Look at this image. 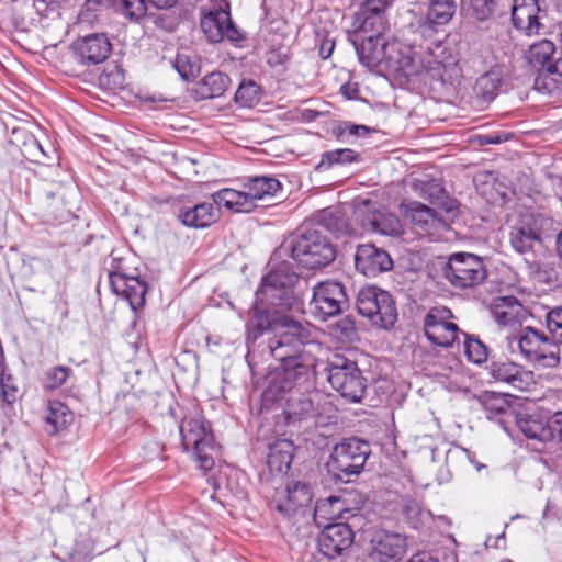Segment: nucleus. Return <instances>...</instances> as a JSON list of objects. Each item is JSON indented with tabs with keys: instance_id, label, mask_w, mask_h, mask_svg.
I'll list each match as a JSON object with an SVG mask.
<instances>
[{
	"instance_id": "nucleus-30",
	"label": "nucleus",
	"mask_w": 562,
	"mask_h": 562,
	"mask_svg": "<svg viewBox=\"0 0 562 562\" xmlns=\"http://www.w3.org/2000/svg\"><path fill=\"white\" fill-rule=\"evenodd\" d=\"M517 427L529 439H536L541 442H551V416L547 419L538 415L520 414L517 417Z\"/></svg>"
},
{
	"instance_id": "nucleus-43",
	"label": "nucleus",
	"mask_w": 562,
	"mask_h": 562,
	"mask_svg": "<svg viewBox=\"0 0 562 562\" xmlns=\"http://www.w3.org/2000/svg\"><path fill=\"white\" fill-rule=\"evenodd\" d=\"M72 375L74 370L67 366H55L48 368L44 373L43 387L45 391H56L60 389Z\"/></svg>"
},
{
	"instance_id": "nucleus-42",
	"label": "nucleus",
	"mask_w": 562,
	"mask_h": 562,
	"mask_svg": "<svg viewBox=\"0 0 562 562\" xmlns=\"http://www.w3.org/2000/svg\"><path fill=\"white\" fill-rule=\"evenodd\" d=\"M479 403L486 412L487 418H493L506 413L509 408L508 402L501 393L484 391L477 396Z\"/></svg>"
},
{
	"instance_id": "nucleus-19",
	"label": "nucleus",
	"mask_w": 562,
	"mask_h": 562,
	"mask_svg": "<svg viewBox=\"0 0 562 562\" xmlns=\"http://www.w3.org/2000/svg\"><path fill=\"white\" fill-rule=\"evenodd\" d=\"M383 32L369 30L371 34L366 35L359 30L352 40L359 61L369 69H374L385 60L387 42Z\"/></svg>"
},
{
	"instance_id": "nucleus-17",
	"label": "nucleus",
	"mask_w": 562,
	"mask_h": 562,
	"mask_svg": "<svg viewBox=\"0 0 562 562\" xmlns=\"http://www.w3.org/2000/svg\"><path fill=\"white\" fill-rule=\"evenodd\" d=\"M313 375H315V372L313 373ZM313 378L314 376H312V380L308 385L296 386L289 391H283V393L291 392L283 407V414L285 416L288 425H295L302 422H308L318 415L317 408L314 406V403L307 393L300 391L292 392L293 390H306L311 387L313 384ZM266 392L267 389L263 392L265 398L271 401L277 400L282 394V392H279L276 393L274 395L270 394L269 396H266Z\"/></svg>"
},
{
	"instance_id": "nucleus-44",
	"label": "nucleus",
	"mask_w": 562,
	"mask_h": 562,
	"mask_svg": "<svg viewBox=\"0 0 562 562\" xmlns=\"http://www.w3.org/2000/svg\"><path fill=\"white\" fill-rule=\"evenodd\" d=\"M554 53V44L549 40H541L530 46L528 59L533 66L547 67L552 63L551 58Z\"/></svg>"
},
{
	"instance_id": "nucleus-52",
	"label": "nucleus",
	"mask_w": 562,
	"mask_h": 562,
	"mask_svg": "<svg viewBox=\"0 0 562 562\" xmlns=\"http://www.w3.org/2000/svg\"><path fill=\"white\" fill-rule=\"evenodd\" d=\"M547 328L555 346H562V306L552 308L546 318Z\"/></svg>"
},
{
	"instance_id": "nucleus-10",
	"label": "nucleus",
	"mask_w": 562,
	"mask_h": 562,
	"mask_svg": "<svg viewBox=\"0 0 562 562\" xmlns=\"http://www.w3.org/2000/svg\"><path fill=\"white\" fill-rule=\"evenodd\" d=\"M297 281L299 276L291 266L282 262L261 278L260 285L255 293L257 301L268 302L271 305H289L290 293Z\"/></svg>"
},
{
	"instance_id": "nucleus-50",
	"label": "nucleus",
	"mask_w": 562,
	"mask_h": 562,
	"mask_svg": "<svg viewBox=\"0 0 562 562\" xmlns=\"http://www.w3.org/2000/svg\"><path fill=\"white\" fill-rule=\"evenodd\" d=\"M116 13L130 21H139L147 13L146 0H120Z\"/></svg>"
},
{
	"instance_id": "nucleus-13",
	"label": "nucleus",
	"mask_w": 562,
	"mask_h": 562,
	"mask_svg": "<svg viewBox=\"0 0 562 562\" xmlns=\"http://www.w3.org/2000/svg\"><path fill=\"white\" fill-rule=\"evenodd\" d=\"M109 282L112 293L127 301L133 311L144 306L148 284L138 276L128 274L122 266V259H112L109 268Z\"/></svg>"
},
{
	"instance_id": "nucleus-26",
	"label": "nucleus",
	"mask_w": 562,
	"mask_h": 562,
	"mask_svg": "<svg viewBox=\"0 0 562 562\" xmlns=\"http://www.w3.org/2000/svg\"><path fill=\"white\" fill-rule=\"evenodd\" d=\"M313 494H279L273 501L274 508L285 518L313 515Z\"/></svg>"
},
{
	"instance_id": "nucleus-27",
	"label": "nucleus",
	"mask_w": 562,
	"mask_h": 562,
	"mask_svg": "<svg viewBox=\"0 0 562 562\" xmlns=\"http://www.w3.org/2000/svg\"><path fill=\"white\" fill-rule=\"evenodd\" d=\"M315 222L321 228L336 235L337 237L352 236L357 234L349 223L345 212L339 207H326L321 210L315 215Z\"/></svg>"
},
{
	"instance_id": "nucleus-18",
	"label": "nucleus",
	"mask_w": 562,
	"mask_h": 562,
	"mask_svg": "<svg viewBox=\"0 0 562 562\" xmlns=\"http://www.w3.org/2000/svg\"><path fill=\"white\" fill-rule=\"evenodd\" d=\"M200 25L212 43H220L224 38L231 42H239L244 37L232 21L231 12L223 8H216L203 14Z\"/></svg>"
},
{
	"instance_id": "nucleus-54",
	"label": "nucleus",
	"mask_w": 562,
	"mask_h": 562,
	"mask_svg": "<svg viewBox=\"0 0 562 562\" xmlns=\"http://www.w3.org/2000/svg\"><path fill=\"white\" fill-rule=\"evenodd\" d=\"M472 14L479 21L487 20L494 12L495 0H468Z\"/></svg>"
},
{
	"instance_id": "nucleus-15",
	"label": "nucleus",
	"mask_w": 562,
	"mask_h": 562,
	"mask_svg": "<svg viewBox=\"0 0 562 562\" xmlns=\"http://www.w3.org/2000/svg\"><path fill=\"white\" fill-rule=\"evenodd\" d=\"M452 317L448 308H431L424 319V331L427 339L435 346L449 348L459 337L458 325L449 322Z\"/></svg>"
},
{
	"instance_id": "nucleus-7",
	"label": "nucleus",
	"mask_w": 562,
	"mask_h": 562,
	"mask_svg": "<svg viewBox=\"0 0 562 562\" xmlns=\"http://www.w3.org/2000/svg\"><path fill=\"white\" fill-rule=\"evenodd\" d=\"M291 255L300 266L314 270L331 263L336 248L319 229H306L293 240Z\"/></svg>"
},
{
	"instance_id": "nucleus-64",
	"label": "nucleus",
	"mask_w": 562,
	"mask_h": 562,
	"mask_svg": "<svg viewBox=\"0 0 562 562\" xmlns=\"http://www.w3.org/2000/svg\"><path fill=\"white\" fill-rule=\"evenodd\" d=\"M407 562H439L438 559L431 557L429 553L422 552L413 555Z\"/></svg>"
},
{
	"instance_id": "nucleus-35",
	"label": "nucleus",
	"mask_w": 562,
	"mask_h": 562,
	"mask_svg": "<svg viewBox=\"0 0 562 562\" xmlns=\"http://www.w3.org/2000/svg\"><path fill=\"white\" fill-rule=\"evenodd\" d=\"M396 503L400 506L401 515L404 516L407 524L414 529H418L431 515L411 494L400 495V499Z\"/></svg>"
},
{
	"instance_id": "nucleus-38",
	"label": "nucleus",
	"mask_w": 562,
	"mask_h": 562,
	"mask_svg": "<svg viewBox=\"0 0 562 562\" xmlns=\"http://www.w3.org/2000/svg\"><path fill=\"white\" fill-rule=\"evenodd\" d=\"M350 512V509L345 507L341 497L335 494H330L324 501H317L313 507V516L326 520L344 518V514H349Z\"/></svg>"
},
{
	"instance_id": "nucleus-51",
	"label": "nucleus",
	"mask_w": 562,
	"mask_h": 562,
	"mask_svg": "<svg viewBox=\"0 0 562 562\" xmlns=\"http://www.w3.org/2000/svg\"><path fill=\"white\" fill-rule=\"evenodd\" d=\"M0 391L2 401L12 404L18 398L19 387L15 379L8 372V367L0 371Z\"/></svg>"
},
{
	"instance_id": "nucleus-36",
	"label": "nucleus",
	"mask_w": 562,
	"mask_h": 562,
	"mask_svg": "<svg viewBox=\"0 0 562 562\" xmlns=\"http://www.w3.org/2000/svg\"><path fill=\"white\" fill-rule=\"evenodd\" d=\"M538 90L552 94L562 90V57L549 64L538 75L535 81Z\"/></svg>"
},
{
	"instance_id": "nucleus-8",
	"label": "nucleus",
	"mask_w": 562,
	"mask_h": 562,
	"mask_svg": "<svg viewBox=\"0 0 562 562\" xmlns=\"http://www.w3.org/2000/svg\"><path fill=\"white\" fill-rule=\"evenodd\" d=\"M327 380L341 397L350 403H359L366 395L367 379L356 361L335 355L327 364Z\"/></svg>"
},
{
	"instance_id": "nucleus-22",
	"label": "nucleus",
	"mask_w": 562,
	"mask_h": 562,
	"mask_svg": "<svg viewBox=\"0 0 562 562\" xmlns=\"http://www.w3.org/2000/svg\"><path fill=\"white\" fill-rule=\"evenodd\" d=\"M221 207L211 195V201H203L192 206H181L178 210L177 218L186 227L206 228L216 223L221 216Z\"/></svg>"
},
{
	"instance_id": "nucleus-41",
	"label": "nucleus",
	"mask_w": 562,
	"mask_h": 562,
	"mask_svg": "<svg viewBox=\"0 0 562 562\" xmlns=\"http://www.w3.org/2000/svg\"><path fill=\"white\" fill-rule=\"evenodd\" d=\"M13 137V143L19 144L22 156L29 161L38 162V139L26 130H14Z\"/></svg>"
},
{
	"instance_id": "nucleus-56",
	"label": "nucleus",
	"mask_w": 562,
	"mask_h": 562,
	"mask_svg": "<svg viewBox=\"0 0 562 562\" xmlns=\"http://www.w3.org/2000/svg\"><path fill=\"white\" fill-rule=\"evenodd\" d=\"M529 267L539 282L549 284L557 280L554 269L550 268L548 265H541L540 262L533 261Z\"/></svg>"
},
{
	"instance_id": "nucleus-57",
	"label": "nucleus",
	"mask_w": 562,
	"mask_h": 562,
	"mask_svg": "<svg viewBox=\"0 0 562 562\" xmlns=\"http://www.w3.org/2000/svg\"><path fill=\"white\" fill-rule=\"evenodd\" d=\"M542 518H554L557 520H562V494H558L557 496L550 498L547 502V505L543 509Z\"/></svg>"
},
{
	"instance_id": "nucleus-48",
	"label": "nucleus",
	"mask_w": 562,
	"mask_h": 562,
	"mask_svg": "<svg viewBox=\"0 0 562 562\" xmlns=\"http://www.w3.org/2000/svg\"><path fill=\"white\" fill-rule=\"evenodd\" d=\"M175 68L180 77L187 81H193L200 75V63L195 56L178 54Z\"/></svg>"
},
{
	"instance_id": "nucleus-53",
	"label": "nucleus",
	"mask_w": 562,
	"mask_h": 562,
	"mask_svg": "<svg viewBox=\"0 0 562 562\" xmlns=\"http://www.w3.org/2000/svg\"><path fill=\"white\" fill-rule=\"evenodd\" d=\"M289 60L290 47L286 45L271 47L267 53V64L272 68L281 67L284 69Z\"/></svg>"
},
{
	"instance_id": "nucleus-6",
	"label": "nucleus",
	"mask_w": 562,
	"mask_h": 562,
	"mask_svg": "<svg viewBox=\"0 0 562 562\" xmlns=\"http://www.w3.org/2000/svg\"><path fill=\"white\" fill-rule=\"evenodd\" d=\"M512 353L517 350L520 357L535 368H555L560 363V349L544 333L532 327L521 328L508 338Z\"/></svg>"
},
{
	"instance_id": "nucleus-3",
	"label": "nucleus",
	"mask_w": 562,
	"mask_h": 562,
	"mask_svg": "<svg viewBox=\"0 0 562 562\" xmlns=\"http://www.w3.org/2000/svg\"><path fill=\"white\" fill-rule=\"evenodd\" d=\"M282 189V183L274 177L257 176L243 183L241 190L223 188L212 193L214 201L235 213H250L256 202L274 196Z\"/></svg>"
},
{
	"instance_id": "nucleus-24",
	"label": "nucleus",
	"mask_w": 562,
	"mask_h": 562,
	"mask_svg": "<svg viewBox=\"0 0 562 562\" xmlns=\"http://www.w3.org/2000/svg\"><path fill=\"white\" fill-rule=\"evenodd\" d=\"M420 64L425 75L431 82L443 85L447 60L451 57L446 45L441 41H434L422 47Z\"/></svg>"
},
{
	"instance_id": "nucleus-9",
	"label": "nucleus",
	"mask_w": 562,
	"mask_h": 562,
	"mask_svg": "<svg viewBox=\"0 0 562 562\" xmlns=\"http://www.w3.org/2000/svg\"><path fill=\"white\" fill-rule=\"evenodd\" d=\"M308 307L312 315L322 322L339 315L349 307L345 285L335 280L318 282L313 288Z\"/></svg>"
},
{
	"instance_id": "nucleus-21",
	"label": "nucleus",
	"mask_w": 562,
	"mask_h": 562,
	"mask_svg": "<svg viewBox=\"0 0 562 562\" xmlns=\"http://www.w3.org/2000/svg\"><path fill=\"white\" fill-rule=\"evenodd\" d=\"M356 269L366 277H376L393 268L390 254L373 244L359 245L355 255Z\"/></svg>"
},
{
	"instance_id": "nucleus-5",
	"label": "nucleus",
	"mask_w": 562,
	"mask_h": 562,
	"mask_svg": "<svg viewBox=\"0 0 562 562\" xmlns=\"http://www.w3.org/2000/svg\"><path fill=\"white\" fill-rule=\"evenodd\" d=\"M370 446L357 437L344 438L336 443L327 461V473L336 483H350L358 476L370 456Z\"/></svg>"
},
{
	"instance_id": "nucleus-58",
	"label": "nucleus",
	"mask_w": 562,
	"mask_h": 562,
	"mask_svg": "<svg viewBox=\"0 0 562 562\" xmlns=\"http://www.w3.org/2000/svg\"><path fill=\"white\" fill-rule=\"evenodd\" d=\"M318 37V55L322 59H328L335 49V40L329 37L328 34L322 35L317 32Z\"/></svg>"
},
{
	"instance_id": "nucleus-31",
	"label": "nucleus",
	"mask_w": 562,
	"mask_h": 562,
	"mask_svg": "<svg viewBox=\"0 0 562 562\" xmlns=\"http://www.w3.org/2000/svg\"><path fill=\"white\" fill-rule=\"evenodd\" d=\"M390 0H366L361 8L363 16L360 33H369V30L384 31L386 25L385 11Z\"/></svg>"
},
{
	"instance_id": "nucleus-11",
	"label": "nucleus",
	"mask_w": 562,
	"mask_h": 562,
	"mask_svg": "<svg viewBox=\"0 0 562 562\" xmlns=\"http://www.w3.org/2000/svg\"><path fill=\"white\" fill-rule=\"evenodd\" d=\"M359 314L369 318L373 325L389 329L397 319L395 303L389 292L376 289H362L357 297Z\"/></svg>"
},
{
	"instance_id": "nucleus-29",
	"label": "nucleus",
	"mask_w": 562,
	"mask_h": 562,
	"mask_svg": "<svg viewBox=\"0 0 562 562\" xmlns=\"http://www.w3.org/2000/svg\"><path fill=\"white\" fill-rule=\"evenodd\" d=\"M294 457V445L289 439H277L269 445L267 464L271 472L285 473Z\"/></svg>"
},
{
	"instance_id": "nucleus-40",
	"label": "nucleus",
	"mask_w": 562,
	"mask_h": 562,
	"mask_svg": "<svg viewBox=\"0 0 562 562\" xmlns=\"http://www.w3.org/2000/svg\"><path fill=\"white\" fill-rule=\"evenodd\" d=\"M456 11V0H431L427 10V20L435 25H445L453 18Z\"/></svg>"
},
{
	"instance_id": "nucleus-60",
	"label": "nucleus",
	"mask_w": 562,
	"mask_h": 562,
	"mask_svg": "<svg viewBox=\"0 0 562 562\" xmlns=\"http://www.w3.org/2000/svg\"><path fill=\"white\" fill-rule=\"evenodd\" d=\"M339 136H342L344 134H348L350 136H361L370 132V128L366 125L350 123H346L344 126L339 127Z\"/></svg>"
},
{
	"instance_id": "nucleus-20",
	"label": "nucleus",
	"mask_w": 562,
	"mask_h": 562,
	"mask_svg": "<svg viewBox=\"0 0 562 562\" xmlns=\"http://www.w3.org/2000/svg\"><path fill=\"white\" fill-rule=\"evenodd\" d=\"M353 539V531L348 524H329L318 536V550L324 557L335 559L350 548Z\"/></svg>"
},
{
	"instance_id": "nucleus-23",
	"label": "nucleus",
	"mask_w": 562,
	"mask_h": 562,
	"mask_svg": "<svg viewBox=\"0 0 562 562\" xmlns=\"http://www.w3.org/2000/svg\"><path fill=\"white\" fill-rule=\"evenodd\" d=\"M370 543L371 558L380 562L401 560L406 549V538L404 536L383 529L373 532Z\"/></svg>"
},
{
	"instance_id": "nucleus-39",
	"label": "nucleus",
	"mask_w": 562,
	"mask_h": 562,
	"mask_svg": "<svg viewBox=\"0 0 562 562\" xmlns=\"http://www.w3.org/2000/svg\"><path fill=\"white\" fill-rule=\"evenodd\" d=\"M360 154L351 148H339L324 151L321 160L316 166V170L325 171L334 166H345L360 161Z\"/></svg>"
},
{
	"instance_id": "nucleus-47",
	"label": "nucleus",
	"mask_w": 562,
	"mask_h": 562,
	"mask_svg": "<svg viewBox=\"0 0 562 562\" xmlns=\"http://www.w3.org/2000/svg\"><path fill=\"white\" fill-rule=\"evenodd\" d=\"M464 353L470 362L475 364L484 363L488 358L487 346L475 336L464 334Z\"/></svg>"
},
{
	"instance_id": "nucleus-46",
	"label": "nucleus",
	"mask_w": 562,
	"mask_h": 562,
	"mask_svg": "<svg viewBox=\"0 0 562 562\" xmlns=\"http://www.w3.org/2000/svg\"><path fill=\"white\" fill-rule=\"evenodd\" d=\"M407 215L416 226L425 227L439 221L436 210L420 202H411L408 204Z\"/></svg>"
},
{
	"instance_id": "nucleus-33",
	"label": "nucleus",
	"mask_w": 562,
	"mask_h": 562,
	"mask_svg": "<svg viewBox=\"0 0 562 562\" xmlns=\"http://www.w3.org/2000/svg\"><path fill=\"white\" fill-rule=\"evenodd\" d=\"M45 431L54 436L67 429L74 422V414L69 407L60 401H50L47 407Z\"/></svg>"
},
{
	"instance_id": "nucleus-28",
	"label": "nucleus",
	"mask_w": 562,
	"mask_h": 562,
	"mask_svg": "<svg viewBox=\"0 0 562 562\" xmlns=\"http://www.w3.org/2000/svg\"><path fill=\"white\" fill-rule=\"evenodd\" d=\"M491 312L498 325L515 326L520 323L524 306L519 300L513 295L499 296L494 300Z\"/></svg>"
},
{
	"instance_id": "nucleus-63",
	"label": "nucleus",
	"mask_w": 562,
	"mask_h": 562,
	"mask_svg": "<svg viewBox=\"0 0 562 562\" xmlns=\"http://www.w3.org/2000/svg\"><path fill=\"white\" fill-rule=\"evenodd\" d=\"M463 453L465 454L468 461L475 468L477 472H481L482 470L486 469L487 465L483 462H480L476 459V456L474 452L470 451L469 449H463Z\"/></svg>"
},
{
	"instance_id": "nucleus-12",
	"label": "nucleus",
	"mask_w": 562,
	"mask_h": 562,
	"mask_svg": "<svg viewBox=\"0 0 562 562\" xmlns=\"http://www.w3.org/2000/svg\"><path fill=\"white\" fill-rule=\"evenodd\" d=\"M445 278L459 289L474 288L487 277L482 258L471 252L452 254L443 270Z\"/></svg>"
},
{
	"instance_id": "nucleus-4",
	"label": "nucleus",
	"mask_w": 562,
	"mask_h": 562,
	"mask_svg": "<svg viewBox=\"0 0 562 562\" xmlns=\"http://www.w3.org/2000/svg\"><path fill=\"white\" fill-rule=\"evenodd\" d=\"M558 232L555 221L542 213H524L509 233V244L519 255H535Z\"/></svg>"
},
{
	"instance_id": "nucleus-61",
	"label": "nucleus",
	"mask_w": 562,
	"mask_h": 562,
	"mask_svg": "<svg viewBox=\"0 0 562 562\" xmlns=\"http://www.w3.org/2000/svg\"><path fill=\"white\" fill-rule=\"evenodd\" d=\"M508 138L509 135L507 133H491L480 136V143L482 145L501 144L506 142Z\"/></svg>"
},
{
	"instance_id": "nucleus-32",
	"label": "nucleus",
	"mask_w": 562,
	"mask_h": 562,
	"mask_svg": "<svg viewBox=\"0 0 562 562\" xmlns=\"http://www.w3.org/2000/svg\"><path fill=\"white\" fill-rule=\"evenodd\" d=\"M487 369L493 381L506 383L519 390L524 387L522 371L517 363L508 360H497L492 361Z\"/></svg>"
},
{
	"instance_id": "nucleus-14",
	"label": "nucleus",
	"mask_w": 562,
	"mask_h": 562,
	"mask_svg": "<svg viewBox=\"0 0 562 562\" xmlns=\"http://www.w3.org/2000/svg\"><path fill=\"white\" fill-rule=\"evenodd\" d=\"M70 48L78 64L91 67L109 58L112 43L105 33H91L77 37Z\"/></svg>"
},
{
	"instance_id": "nucleus-49",
	"label": "nucleus",
	"mask_w": 562,
	"mask_h": 562,
	"mask_svg": "<svg viewBox=\"0 0 562 562\" xmlns=\"http://www.w3.org/2000/svg\"><path fill=\"white\" fill-rule=\"evenodd\" d=\"M386 483L390 492H400V490H413L415 483L409 470L397 467L386 475Z\"/></svg>"
},
{
	"instance_id": "nucleus-25",
	"label": "nucleus",
	"mask_w": 562,
	"mask_h": 562,
	"mask_svg": "<svg viewBox=\"0 0 562 562\" xmlns=\"http://www.w3.org/2000/svg\"><path fill=\"white\" fill-rule=\"evenodd\" d=\"M539 0H513L512 22L527 35L538 34L541 27Z\"/></svg>"
},
{
	"instance_id": "nucleus-2",
	"label": "nucleus",
	"mask_w": 562,
	"mask_h": 562,
	"mask_svg": "<svg viewBox=\"0 0 562 562\" xmlns=\"http://www.w3.org/2000/svg\"><path fill=\"white\" fill-rule=\"evenodd\" d=\"M179 432L182 449L195 467L203 472L212 470L221 456V446L203 413L196 407L189 411L181 419Z\"/></svg>"
},
{
	"instance_id": "nucleus-59",
	"label": "nucleus",
	"mask_w": 562,
	"mask_h": 562,
	"mask_svg": "<svg viewBox=\"0 0 562 562\" xmlns=\"http://www.w3.org/2000/svg\"><path fill=\"white\" fill-rule=\"evenodd\" d=\"M552 441L562 448V411H557L551 415Z\"/></svg>"
},
{
	"instance_id": "nucleus-62",
	"label": "nucleus",
	"mask_w": 562,
	"mask_h": 562,
	"mask_svg": "<svg viewBox=\"0 0 562 562\" xmlns=\"http://www.w3.org/2000/svg\"><path fill=\"white\" fill-rule=\"evenodd\" d=\"M33 7L36 9L37 13L41 15H47L49 10H54L56 1L55 0H32Z\"/></svg>"
},
{
	"instance_id": "nucleus-34",
	"label": "nucleus",
	"mask_w": 562,
	"mask_h": 562,
	"mask_svg": "<svg viewBox=\"0 0 562 562\" xmlns=\"http://www.w3.org/2000/svg\"><path fill=\"white\" fill-rule=\"evenodd\" d=\"M231 85V78L222 71H212L204 76L198 85L196 93L201 99L222 97Z\"/></svg>"
},
{
	"instance_id": "nucleus-16",
	"label": "nucleus",
	"mask_w": 562,
	"mask_h": 562,
	"mask_svg": "<svg viewBox=\"0 0 562 562\" xmlns=\"http://www.w3.org/2000/svg\"><path fill=\"white\" fill-rule=\"evenodd\" d=\"M355 213L361 226L371 233L390 237H398L403 233L401 221L395 214L375 209L370 201H366Z\"/></svg>"
},
{
	"instance_id": "nucleus-37",
	"label": "nucleus",
	"mask_w": 562,
	"mask_h": 562,
	"mask_svg": "<svg viewBox=\"0 0 562 562\" xmlns=\"http://www.w3.org/2000/svg\"><path fill=\"white\" fill-rule=\"evenodd\" d=\"M502 82V71L493 67L480 76L474 85L475 95L484 102H491L497 95Z\"/></svg>"
},
{
	"instance_id": "nucleus-55",
	"label": "nucleus",
	"mask_w": 562,
	"mask_h": 562,
	"mask_svg": "<svg viewBox=\"0 0 562 562\" xmlns=\"http://www.w3.org/2000/svg\"><path fill=\"white\" fill-rule=\"evenodd\" d=\"M335 333L342 339L353 340L357 336V327L351 316H345L339 319L334 328Z\"/></svg>"
},
{
	"instance_id": "nucleus-1",
	"label": "nucleus",
	"mask_w": 562,
	"mask_h": 562,
	"mask_svg": "<svg viewBox=\"0 0 562 562\" xmlns=\"http://www.w3.org/2000/svg\"><path fill=\"white\" fill-rule=\"evenodd\" d=\"M263 303L255 300L252 318L246 329L247 339L252 341L268 331L273 335L268 348L279 366L268 376L266 396L308 385L317 363L316 357L304 349L313 341L311 328L289 315L261 308L259 305Z\"/></svg>"
},
{
	"instance_id": "nucleus-45",
	"label": "nucleus",
	"mask_w": 562,
	"mask_h": 562,
	"mask_svg": "<svg viewBox=\"0 0 562 562\" xmlns=\"http://www.w3.org/2000/svg\"><path fill=\"white\" fill-rule=\"evenodd\" d=\"M261 89L252 80L243 81L235 92L234 100L241 108H252L260 101Z\"/></svg>"
}]
</instances>
